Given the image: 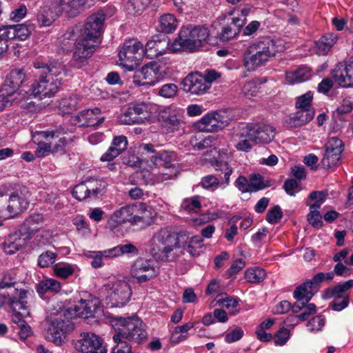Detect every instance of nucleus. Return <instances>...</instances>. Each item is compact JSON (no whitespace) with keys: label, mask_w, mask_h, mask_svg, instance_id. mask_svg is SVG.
<instances>
[{"label":"nucleus","mask_w":353,"mask_h":353,"mask_svg":"<svg viewBox=\"0 0 353 353\" xmlns=\"http://www.w3.org/2000/svg\"><path fill=\"white\" fill-rule=\"evenodd\" d=\"M111 323L123 327L120 330L128 339L140 343L147 337L143 322L137 316L122 317L111 316Z\"/></svg>","instance_id":"423d86ee"},{"label":"nucleus","mask_w":353,"mask_h":353,"mask_svg":"<svg viewBox=\"0 0 353 353\" xmlns=\"http://www.w3.org/2000/svg\"><path fill=\"white\" fill-rule=\"evenodd\" d=\"M105 19V14L101 12L90 16L85 24L83 32L81 33V38L93 44L97 43L103 32Z\"/></svg>","instance_id":"2eb2a0df"},{"label":"nucleus","mask_w":353,"mask_h":353,"mask_svg":"<svg viewBox=\"0 0 353 353\" xmlns=\"http://www.w3.org/2000/svg\"><path fill=\"white\" fill-rule=\"evenodd\" d=\"M114 345L112 347L111 353H132V347L126 341L128 338L119 330L113 336Z\"/></svg>","instance_id":"4c0bfd02"},{"label":"nucleus","mask_w":353,"mask_h":353,"mask_svg":"<svg viewBox=\"0 0 353 353\" xmlns=\"http://www.w3.org/2000/svg\"><path fill=\"white\" fill-rule=\"evenodd\" d=\"M311 70L307 67H301L294 71L286 72V80L291 84L301 83L309 79Z\"/></svg>","instance_id":"ea45409f"},{"label":"nucleus","mask_w":353,"mask_h":353,"mask_svg":"<svg viewBox=\"0 0 353 353\" xmlns=\"http://www.w3.org/2000/svg\"><path fill=\"white\" fill-rule=\"evenodd\" d=\"M312 99L313 94L309 91L297 98L296 107L298 109H312L311 102Z\"/></svg>","instance_id":"680f3d73"},{"label":"nucleus","mask_w":353,"mask_h":353,"mask_svg":"<svg viewBox=\"0 0 353 353\" xmlns=\"http://www.w3.org/2000/svg\"><path fill=\"white\" fill-rule=\"evenodd\" d=\"M118 55L121 65L129 71H132L139 65L143 58V45L136 39L125 41Z\"/></svg>","instance_id":"0eeeda50"},{"label":"nucleus","mask_w":353,"mask_h":353,"mask_svg":"<svg viewBox=\"0 0 353 353\" xmlns=\"http://www.w3.org/2000/svg\"><path fill=\"white\" fill-rule=\"evenodd\" d=\"M215 301L219 305L223 307L230 309L229 313L231 315H236L239 312V309H237L239 305V301L232 296H228L226 293L219 294Z\"/></svg>","instance_id":"a19ab883"},{"label":"nucleus","mask_w":353,"mask_h":353,"mask_svg":"<svg viewBox=\"0 0 353 353\" xmlns=\"http://www.w3.org/2000/svg\"><path fill=\"white\" fill-rule=\"evenodd\" d=\"M131 274L138 283H141L155 278L158 274V270H156L152 261L139 258L131 268Z\"/></svg>","instance_id":"f3484780"},{"label":"nucleus","mask_w":353,"mask_h":353,"mask_svg":"<svg viewBox=\"0 0 353 353\" xmlns=\"http://www.w3.org/2000/svg\"><path fill=\"white\" fill-rule=\"evenodd\" d=\"M149 117L148 104L141 103L130 105L123 113L119 115L118 121L120 124L134 125L143 123Z\"/></svg>","instance_id":"f8f14e48"},{"label":"nucleus","mask_w":353,"mask_h":353,"mask_svg":"<svg viewBox=\"0 0 353 353\" xmlns=\"http://www.w3.org/2000/svg\"><path fill=\"white\" fill-rule=\"evenodd\" d=\"M178 92V87L174 83H166L159 90L158 94L163 98H173Z\"/></svg>","instance_id":"bf43d9fd"},{"label":"nucleus","mask_w":353,"mask_h":353,"mask_svg":"<svg viewBox=\"0 0 353 353\" xmlns=\"http://www.w3.org/2000/svg\"><path fill=\"white\" fill-rule=\"evenodd\" d=\"M244 25L245 19H241L239 17L233 18L230 24L222 28L219 36L220 40L225 42L236 37Z\"/></svg>","instance_id":"473e14b6"},{"label":"nucleus","mask_w":353,"mask_h":353,"mask_svg":"<svg viewBox=\"0 0 353 353\" xmlns=\"http://www.w3.org/2000/svg\"><path fill=\"white\" fill-rule=\"evenodd\" d=\"M128 141L125 136H119L114 137L110 146L119 154L127 149Z\"/></svg>","instance_id":"0e129e2a"},{"label":"nucleus","mask_w":353,"mask_h":353,"mask_svg":"<svg viewBox=\"0 0 353 353\" xmlns=\"http://www.w3.org/2000/svg\"><path fill=\"white\" fill-rule=\"evenodd\" d=\"M61 283L55 279H50L41 281L37 287V291L39 294L46 292H59L61 290Z\"/></svg>","instance_id":"49530a36"},{"label":"nucleus","mask_w":353,"mask_h":353,"mask_svg":"<svg viewBox=\"0 0 353 353\" xmlns=\"http://www.w3.org/2000/svg\"><path fill=\"white\" fill-rule=\"evenodd\" d=\"M156 216L154 209L145 203H139L134 205V225L144 228L153 223Z\"/></svg>","instance_id":"393cba45"},{"label":"nucleus","mask_w":353,"mask_h":353,"mask_svg":"<svg viewBox=\"0 0 353 353\" xmlns=\"http://www.w3.org/2000/svg\"><path fill=\"white\" fill-rule=\"evenodd\" d=\"M168 42L165 39H160L158 37H154L152 40L147 42L143 53L149 59H153L158 55L161 54Z\"/></svg>","instance_id":"72a5a7b5"},{"label":"nucleus","mask_w":353,"mask_h":353,"mask_svg":"<svg viewBox=\"0 0 353 353\" xmlns=\"http://www.w3.org/2000/svg\"><path fill=\"white\" fill-rule=\"evenodd\" d=\"M312 288L310 281H305L296 288L293 293L294 297L299 302L307 303L314 296Z\"/></svg>","instance_id":"37998d69"},{"label":"nucleus","mask_w":353,"mask_h":353,"mask_svg":"<svg viewBox=\"0 0 353 353\" xmlns=\"http://www.w3.org/2000/svg\"><path fill=\"white\" fill-rule=\"evenodd\" d=\"M337 39L338 37L334 33H327L323 35L315 42L317 54L319 55H326L335 44Z\"/></svg>","instance_id":"c9c22d12"},{"label":"nucleus","mask_w":353,"mask_h":353,"mask_svg":"<svg viewBox=\"0 0 353 353\" xmlns=\"http://www.w3.org/2000/svg\"><path fill=\"white\" fill-rule=\"evenodd\" d=\"M30 195L28 189L25 186L13 192L6 207L8 217H14L26 210L29 206Z\"/></svg>","instance_id":"4468645a"},{"label":"nucleus","mask_w":353,"mask_h":353,"mask_svg":"<svg viewBox=\"0 0 353 353\" xmlns=\"http://www.w3.org/2000/svg\"><path fill=\"white\" fill-rule=\"evenodd\" d=\"M37 133L46 141H50L52 153L63 152L64 151L66 139L65 137L61 136L67 134V130L61 125L50 130L40 131Z\"/></svg>","instance_id":"4be33fe9"},{"label":"nucleus","mask_w":353,"mask_h":353,"mask_svg":"<svg viewBox=\"0 0 353 353\" xmlns=\"http://www.w3.org/2000/svg\"><path fill=\"white\" fill-rule=\"evenodd\" d=\"M307 220L314 228H319L323 225L322 216L319 211L310 210L307 216Z\"/></svg>","instance_id":"69168bd1"},{"label":"nucleus","mask_w":353,"mask_h":353,"mask_svg":"<svg viewBox=\"0 0 353 353\" xmlns=\"http://www.w3.org/2000/svg\"><path fill=\"white\" fill-rule=\"evenodd\" d=\"M150 161L154 165L171 169L169 174H165L168 176L165 179H170L172 176H176L177 173L176 165L178 160L176 154L174 152L163 151L162 152L151 156Z\"/></svg>","instance_id":"5701e85b"},{"label":"nucleus","mask_w":353,"mask_h":353,"mask_svg":"<svg viewBox=\"0 0 353 353\" xmlns=\"http://www.w3.org/2000/svg\"><path fill=\"white\" fill-rule=\"evenodd\" d=\"M283 217V212L279 205L270 208L266 214V221L271 223H277Z\"/></svg>","instance_id":"13d9d810"},{"label":"nucleus","mask_w":353,"mask_h":353,"mask_svg":"<svg viewBox=\"0 0 353 353\" xmlns=\"http://www.w3.org/2000/svg\"><path fill=\"white\" fill-rule=\"evenodd\" d=\"M210 36L209 30L204 26H183L172 45L174 52L180 50L188 52L198 51L208 42Z\"/></svg>","instance_id":"7ed1b4c3"},{"label":"nucleus","mask_w":353,"mask_h":353,"mask_svg":"<svg viewBox=\"0 0 353 353\" xmlns=\"http://www.w3.org/2000/svg\"><path fill=\"white\" fill-rule=\"evenodd\" d=\"M183 116L176 110L170 107L160 110L157 120L163 127H167L172 130H178L183 121Z\"/></svg>","instance_id":"a878e982"},{"label":"nucleus","mask_w":353,"mask_h":353,"mask_svg":"<svg viewBox=\"0 0 353 353\" xmlns=\"http://www.w3.org/2000/svg\"><path fill=\"white\" fill-rule=\"evenodd\" d=\"M43 222V215L41 214H34L27 218L19 229L23 232L30 239L39 231L38 225Z\"/></svg>","instance_id":"2f4dec72"},{"label":"nucleus","mask_w":353,"mask_h":353,"mask_svg":"<svg viewBox=\"0 0 353 353\" xmlns=\"http://www.w3.org/2000/svg\"><path fill=\"white\" fill-rule=\"evenodd\" d=\"M332 77L335 81L343 88L353 85V57L348 61L339 63L332 70Z\"/></svg>","instance_id":"412c9836"},{"label":"nucleus","mask_w":353,"mask_h":353,"mask_svg":"<svg viewBox=\"0 0 353 353\" xmlns=\"http://www.w3.org/2000/svg\"><path fill=\"white\" fill-rule=\"evenodd\" d=\"M184 92L192 95H203L209 90V83L201 72L190 73L181 82Z\"/></svg>","instance_id":"a211bd4d"},{"label":"nucleus","mask_w":353,"mask_h":353,"mask_svg":"<svg viewBox=\"0 0 353 353\" xmlns=\"http://www.w3.org/2000/svg\"><path fill=\"white\" fill-rule=\"evenodd\" d=\"M96 45L90 43L81 38L74 48L72 57L70 61V65L76 68H81L88 63V59L96 50Z\"/></svg>","instance_id":"aec40b11"},{"label":"nucleus","mask_w":353,"mask_h":353,"mask_svg":"<svg viewBox=\"0 0 353 353\" xmlns=\"http://www.w3.org/2000/svg\"><path fill=\"white\" fill-rule=\"evenodd\" d=\"M99 310V301L97 299H81L79 305L64 311L63 314L66 319L47 317L46 322L49 325L47 339L57 346L61 345L66 335L74 330V324L69 319L76 316L83 319L93 317Z\"/></svg>","instance_id":"f257e3e1"},{"label":"nucleus","mask_w":353,"mask_h":353,"mask_svg":"<svg viewBox=\"0 0 353 353\" xmlns=\"http://www.w3.org/2000/svg\"><path fill=\"white\" fill-rule=\"evenodd\" d=\"M215 170L221 172L219 176L223 180V182L228 185L229 183L230 176L232 173V168L225 161H216L214 163Z\"/></svg>","instance_id":"3c124183"},{"label":"nucleus","mask_w":353,"mask_h":353,"mask_svg":"<svg viewBox=\"0 0 353 353\" xmlns=\"http://www.w3.org/2000/svg\"><path fill=\"white\" fill-rule=\"evenodd\" d=\"M216 141V137L214 135H210L204 139H203L199 142H196L193 144L194 148H196L198 150H203L208 148H210L215 145V142Z\"/></svg>","instance_id":"774afa93"},{"label":"nucleus","mask_w":353,"mask_h":353,"mask_svg":"<svg viewBox=\"0 0 353 353\" xmlns=\"http://www.w3.org/2000/svg\"><path fill=\"white\" fill-rule=\"evenodd\" d=\"M2 27L5 29L4 30L10 41L16 39L20 41L26 40L30 36L34 29V26L30 23L4 26Z\"/></svg>","instance_id":"c85d7f7f"},{"label":"nucleus","mask_w":353,"mask_h":353,"mask_svg":"<svg viewBox=\"0 0 353 353\" xmlns=\"http://www.w3.org/2000/svg\"><path fill=\"white\" fill-rule=\"evenodd\" d=\"M250 189L252 192H256L259 190L264 189L265 188L272 185L270 181L264 182L263 176L259 174H253L250 176Z\"/></svg>","instance_id":"603ef678"},{"label":"nucleus","mask_w":353,"mask_h":353,"mask_svg":"<svg viewBox=\"0 0 353 353\" xmlns=\"http://www.w3.org/2000/svg\"><path fill=\"white\" fill-rule=\"evenodd\" d=\"M179 246L178 234L161 229L150 240V254L156 261H172L175 259L174 249Z\"/></svg>","instance_id":"20e7f679"},{"label":"nucleus","mask_w":353,"mask_h":353,"mask_svg":"<svg viewBox=\"0 0 353 353\" xmlns=\"http://www.w3.org/2000/svg\"><path fill=\"white\" fill-rule=\"evenodd\" d=\"M75 350L80 353H107L103 339L91 332H83L79 339L73 341Z\"/></svg>","instance_id":"9d476101"},{"label":"nucleus","mask_w":353,"mask_h":353,"mask_svg":"<svg viewBox=\"0 0 353 353\" xmlns=\"http://www.w3.org/2000/svg\"><path fill=\"white\" fill-rule=\"evenodd\" d=\"M265 275V271L258 267L248 269L245 272V279L250 283H261L264 280Z\"/></svg>","instance_id":"09e8293b"},{"label":"nucleus","mask_w":353,"mask_h":353,"mask_svg":"<svg viewBox=\"0 0 353 353\" xmlns=\"http://www.w3.org/2000/svg\"><path fill=\"white\" fill-rule=\"evenodd\" d=\"M111 220L117 224H123L130 223L134 225V205H126L114 212L111 217Z\"/></svg>","instance_id":"f704fd0d"},{"label":"nucleus","mask_w":353,"mask_h":353,"mask_svg":"<svg viewBox=\"0 0 353 353\" xmlns=\"http://www.w3.org/2000/svg\"><path fill=\"white\" fill-rule=\"evenodd\" d=\"M78 97L77 95L62 99L59 103V109L63 114H70L77 109Z\"/></svg>","instance_id":"8fccbe9b"},{"label":"nucleus","mask_w":353,"mask_h":353,"mask_svg":"<svg viewBox=\"0 0 353 353\" xmlns=\"http://www.w3.org/2000/svg\"><path fill=\"white\" fill-rule=\"evenodd\" d=\"M344 150L343 141L337 137L330 138L325 145V152L321 161L322 168L328 170L339 164Z\"/></svg>","instance_id":"9b49d317"},{"label":"nucleus","mask_w":353,"mask_h":353,"mask_svg":"<svg viewBox=\"0 0 353 353\" xmlns=\"http://www.w3.org/2000/svg\"><path fill=\"white\" fill-rule=\"evenodd\" d=\"M276 51L275 43L272 40L266 38L258 41L244 52V65L249 71H253L274 57Z\"/></svg>","instance_id":"39448f33"},{"label":"nucleus","mask_w":353,"mask_h":353,"mask_svg":"<svg viewBox=\"0 0 353 353\" xmlns=\"http://www.w3.org/2000/svg\"><path fill=\"white\" fill-rule=\"evenodd\" d=\"M314 116L313 109H299L294 117L285 121V125L289 128L300 127L310 122Z\"/></svg>","instance_id":"7c9ffc66"},{"label":"nucleus","mask_w":353,"mask_h":353,"mask_svg":"<svg viewBox=\"0 0 353 353\" xmlns=\"http://www.w3.org/2000/svg\"><path fill=\"white\" fill-rule=\"evenodd\" d=\"M221 118V116L216 112L208 114L197 122L196 126L200 131H217L228 125V121H223Z\"/></svg>","instance_id":"bb28decb"},{"label":"nucleus","mask_w":353,"mask_h":353,"mask_svg":"<svg viewBox=\"0 0 353 353\" xmlns=\"http://www.w3.org/2000/svg\"><path fill=\"white\" fill-rule=\"evenodd\" d=\"M182 208L188 212H199L201 208V203L199 201V196H194L190 199H185L183 202Z\"/></svg>","instance_id":"6e6d98bb"},{"label":"nucleus","mask_w":353,"mask_h":353,"mask_svg":"<svg viewBox=\"0 0 353 353\" xmlns=\"http://www.w3.org/2000/svg\"><path fill=\"white\" fill-rule=\"evenodd\" d=\"M27 293V291L22 290L19 292L18 297H13L10 301V306L14 312L12 316V321L17 324L18 327L26 323L23 318L29 316L30 314V304Z\"/></svg>","instance_id":"dca6fc26"},{"label":"nucleus","mask_w":353,"mask_h":353,"mask_svg":"<svg viewBox=\"0 0 353 353\" xmlns=\"http://www.w3.org/2000/svg\"><path fill=\"white\" fill-rule=\"evenodd\" d=\"M63 10L58 0H47L37 14V21L40 26H49L63 13Z\"/></svg>","instance_id":"6ab92c4d"},{"label":"nucleus","mask_w":353,"mask_h":353,"mask_svg":"<svg viewBox=\"0 0 353 353\" xmlns=\"http://www.w3.org/2000/svg\"><path fill=\"white\" fill-rule=\"evenodd\" d=\"M88 188L90 199H98L106 192V183L97 179H89L84 181Z\"/></svg>","instance_id":"58836bf2"},{"label":"nucleus","mask_w":353,"mask_h":353,"mask_svg":"<svg viewBox=\"0 0 353 353\" xmlns=\"http://www.w3.org/2000/svg\"><path fill=\"white\" fill-rule=\"evenodd\" d=\"M289 336V330L285 327H282L274 334V343L278 345H283L288 340Z\"/></svg>","instance_id":"338daca9"},{"label":"nucleus","mask_w":353,"mask_h":353,"mask_svg":"<svg viewBox=\"0 0 353 353\" xmlns=\"http://www.w3.org/2000/svg\"><path fill=\"white\" fill-rule=\"evenodd\" d=\"M26 80V75L23 69H14L6 76L3 83V89L12 95L18 91Z\"/></svg>","instance_id":"cd10ccee"},{"label":"nucleus","mask_w":353,"mask_h":353,"mask_svg":"<svg viewBox=\"0 0 353 353\" xmlns=\"http://www.w3.org/2000/svg\"><path fill=\"white\" fill-rule=\"evenodd\" d=\"M67 12L70 15L75 16L83 10L88 4L90 0H58Z\"/></svg>","instance_id":"79ce46f5"},{"label":"nucleus","mask_w":353,"mask_h":353,"mask_svg":"<svg viewBox=\"0 0 353 353\" xmlns=\"http://www.w3.org/2000/svg\"><path fill=\"white\" fill-rule=\"evenodd\" d=\"M30 239L18 228L8 234L3 243V248L8 254H13L24 248Z\"/></svg>","instance_id":"b1692460"},{"label":"nucleus","mask_w":353,"mask_h":353,"mask_svg":"<svg viewBox=\"0 0 353 353\" xmlns=\"http://www.w3.org/2000/svg\"><path fill=\"white\" fill-rule=\"evenodd\" d=\"M57 256L58 254L57 252L49 250L44 252L39 256L38 265L41 268H48L54 263Z\"/></svg>","instance_id":"864d4df0"},{"label":"nucleus","mask_w":353,"mask_h":353,"mask_svg":"<svg viewBox=\"0 0 353 353\" xmlns=\"http://www.w3.org/2000/svg\"><path fill=\"white\" fill-rule=\"evenodd\" d=\"M110 292L106 297L107 305L110 307H121L128 303L132 295L131 287L124 281H119L112 284Z\"/></svg>","instance_id":"ddd939ff"},{"label":"nucleus","mask_w":353,"mask_h":353,"mask_svg":"<svg viewBox=\"0 0 353 353\" xmlns=\"http://www.w3.org/2000/svg\"><path fill=\"white\" fill-rule=\"evenodd\" d=\"M151 1L152 0H128L125 6L129 14H139Z\"/></svg>","instance_id":"de8ad7c7"},{"label":"nucleus","mask_w":353,"mask_h":353,"mask_svg":"<svg viewBox=\"0 0 353 353\" xmlns=\"http://www.w3.org/2000/svg\"><path fill=\"white\" fill-rule=\"evenodd\" d=\"M353 287V280H348L343 283H339L332 288L325 290V297L331 298L334 296H349L345 292Z\"/></svg>","instance_id":"c03bdc74"},{"label":"nucleus","mask_w":353,"mask_h":353,"mask_svg":"<svg viewBox=\"0 0 353 353\" xmlns=\"http://www.w3.org/2000/svg\"><path fill=\"white\" fill-rule=\"evenodd\" d=\"M78 27L69 28L62 36L60 40V46L63 51L69 52L74 48L77 42L81 39V34Z\"/></svg>","instance_id":"c756f323"},{"label":"nucleus","mask_w":353,"mask_h":353,"mask_svg":"<svg viewBox=\"0 0 353 353\" xmlns=\"http://www.w3.org/2000/svg\"><path fill=\"white\" fill-rule=\"evenodd\" d=\"M239 138L248 137L254 143H268L274 137V128L266 124H247L238 134Z\"/></svg>","instance_id":"1a4fd4ad"},{"label":"nucleus","mask_w":353,"mask_h":353,"mask_svg":"<svg viewBox=\"0 0 353 353\" xmlns=\"http://www.w3.org/2000/svg\"><path fill=\"white\" fill-rule=\"evenodd\" d=\"M177 20L173 14H164L159 19L160 30L164 33H172L177 27Z\"/></svg>","instance_id":"a18cd8bd"},{"label":"nucleus","mask_w":353,"mask_h":353,"mask_svg":"<svg viewBox=\"0 0 353 353\" xmlns=\"http://www.w3.org/2000/svg\"><path fill=\"white\" fill-rule=\"evenodd\" d=\"M73 196L79 201H82L87 198H90L88 188L84 181L77 185L72 190Z\"/></svg>","instance_id":"052dcab7"},{"label":"nucleus","mask_w":353,"mask_h":353,"mask_svg":"<svg viewBox=\"0 0 353 353\" xmlns=\"http://www.w3.org/2000/svg\"><path fill=\"white\" fill-rule=\"evenodd\" d=\"M353 110V104L351 101L347 99L343 100L341 104L334 112L333 114L335 118L339 120L343 121V116L345 114L350 113Z\"/></svg>","instance_id":"5fc2aeb1"},{"label":"nucleus","mask_w":353,"mask_h":353,"mask_svg":"<svg viewBox=\"0 0 353 353\" xmlns=\"http://www.w3.org/2000/svg\"><path fill=\"white\" fill-rule=\"evenodd\" d=\"M34 66L37 79L32 85L33 95L40 98L54 97L61 85L63 65L57 61L49 64L37 63Z\"/></svg>","instance_id":"f03ea898"},{"label":"nucleus","mask_w":353,"mask_h":353,"mask_svg":"<svg viewBox=\"0 0 353 353\" xmlns=\"http://www.w3.org/2000/svg\"><path fill=\"white\" fill-rule=\"evenodd\" d=\"M331 307L334 311H341L349 304V296H334Z\"/></svg>","instance_id":"e2e57ef3"},{"label":"nucleus","mask_w":353,"mask_h":353,"mask_svg":"<svg viewBox=\"0 0 353 353\" xmlns=\"http://www.w3.org/2000/svg\"><path fill=\"white\" fill-rule=\"evenodd\" d=\"M164 74L165 72L161 70L160 65L156 61H151L135 71L132 77V82L137 86L154 85L163 78Z\"/></svg>","instance_id":"6e6552de"},{"label":"nucleus","mask_w":353,"mask_h":353,"mask_svg":"<svg viewBox=\"0 0 353 353\" xmlns=\"http://www.w3.org/2000/svg\"><path fill=\"white\" fill-rule=\"evenodd\" d=\"M137 248L132 243L119 245L112 248L104 250L103 252H101L105 258L119 256L125 254H137Z\"/></svg>","instance_id":"e433bc0d"},{"label":"nucleus","mask_w":353,"mask_h":353,"mask_svg":"<svg viewBox=\"0 0 353 353\" xmlns=\"http://www.w3.org/2000/svg\"><path fill=\"white\" fill-rule=\"evenodd\" d=\"M54 272L58 277L67 279L74 273V269L70 264H56L54 266Z\"/></svg>","instance_id":"4d7b16f0"}]
</instances>
